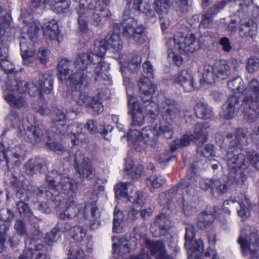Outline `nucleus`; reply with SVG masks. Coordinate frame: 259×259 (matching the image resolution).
<instances>
[{
  "mask_svg": "<svg viewBox=\"0 0 259 259\" xmlns=\"http://www.w3.org/2000/svg\"><path fill=\"white\" fill-rule=\"evenodd\" d=\"M84 54L96 55V53L94 50L93 52L78 54L74 62L65 58L59 62L57 66L58 77L62 83L75 85L79 89L88 86L90 79L85 73V69L88 65L92 63H97V66L95 69V74L99 78H103V74L110 68L109 64L103 60V56L98 55L99 59H94L93 61H88L85 66H83L81 56Z\"/></svg>",
  "mask_w": 259,
  "mask_h": 259,
  "instance_id": "1",
  "label": "nucleus"
},
{
  "mask_svg": "<svg viewBox=\"0 0 259 259\" xmlns=\"http://www.w3.org/2000/svg\"><path fill=\"white\" fill-rule=\"evenodd\" d=\"M20 20L25 24L22 28L23 33L20 37V47L23 64L29 66L34 60V55L35 53L33 44L27 42L26 36L31 41H34L37 38V33L39 30L38 26L32 21L31 15L25 10H22L19 18Z\"/></svg>",
  "mask_w": 259,
  "mask_h": 259,
  "instance_id": "2",
  "label": "nucleus"
},
{
  "mask_svg": "<svg viewBox=\"0 0 259 259\" xmlns=\"http://www.w3.org/2000/svg\"><path fill=\"white\" fill-rule=\"evenodd\" d=\"M120 32L119 26L117 25H115L111 34H108L104 39L96 41L95 43L94 48V52L96 53V55L94 54L81 55V59L83 62V66H85V63L88 61H93L94 59H99L98 55L104 56L109 47L116 52L121 50L122 48V41L119 37Z\"/></svg>",
  "mask_w": 259,
  "mask_h": 259,
  "instance_id": "3",
  "label": "nucleus"
},
{
  "mask_svg": "<svg viewBox=\"0 0 259 259\" xmlns=\"http://www.w3.org/2000/svg\"><path fill=\"white\" fill-rule=\"evenodd\" d=\"M229 151L227 154L228 166L229 169V179L234 183L242 185L247 179L249 173L248 165L245 162V156L241 153Z\"/></svg>",
  "mask_w": 259,
  "mask_h": 259,
  "instance_id": "4",
  "label": "nucleus"
},
{
  "mask_svg": "<svg viewBox=\"0 0 259 259\" xmlns=\"http://www.w3.org/2000/svg\"><path fill=\"white\" fill-rule=\"evenodd\" d=\"M45 129L42 125L31 126L27 127L22 136L26 141L35 144L42 141L46 142V147L57 154H60L63 151V147L54 140V134L50 133L47 135L44 132Z\"/></svg>",
  "mask_w": 259,
  "mask_h": 259,
  "instance_id": "5",
  "label": "nucleus"
},
{
  "mask_svg": "<svg viewBox=\"0 0 259 259\" xmlns=\"http://www.w3.org/2000/svg\"><path fill=\"white\" fill-rule=\"evenodd\" d=\"M45 129L42 125L31 126L27 127L22 136L26 141L35 144L42 141L46 142V147L57 154H60L63 151V147L54 140V134L50 133L47 135L44 132Z\"/></svg>",
  "mask_w": 259,
  "mask_h": 259,
  "instance_id": "6",
  "label": "nucleus"
},
{
  "mask_svg": "<svg viewBox=\"0 0 259 259\" xmlns=\"http://www.w3.org/2000/svg\"><path fill=\"white\" fill-rule=\"evenodd\" d=\"M130 14L128 10L123 13V24L124 26L122 34L127 39L132 40L139 45L144 44L147 39L146 29L142 25H138L135 20L130 17Z\"/></svg>",
  "mask_w": 259,
  "mask_h": 259,
  "instance_id": "7",
  "label": "nucleus"
},
{
  "mask_svg": "<svg viewBox=\"0 0 259 259\" xmlns=\"http://www.w3.org/2000/svg\"><path fill=\"white\" fill-rule=\"evenodd\" d=\"M66 84L69 86V85ZM69 87L71 88L74 87L78 89V90L72 91L71 94V99L76 104L81 106L90 108L92 109L95 114H99L103 112L104 107L102 105V101L104 97L102 92H99L96 96H91L87 93H82L79 91V90H83L86 87L82 89H79L75 85H69Z\"/></svg>",
  "mask_w": 259,
  "mask_h": 259,
  "instance_id": "8",
  "label": "nucleus"
},
{
  "mask_svg": "<svg viewBox=\"0 0 259 259\" xmlns=\"http://www.w3.org/2000/svg\"><path fill=\"white\" fill-rule=\"evenodd\" d=\"M46 182L52 189L59 188L60 186L68 198H73L76 195L78 183L70 178L61 177L56 169L49 171L46 176Z\"/></svg>",
  "mask_w": 259,
  "mask_h": 259,
  "instance_id": "9",
  "label": "nucleus"
},
{
  "mask_svg": "<svg viewBox=\"0 0 259 259\" xmlns=\"http://www.w3.org/2000/svg\"><path fill=\"white\" fill-rule=\"evenodd\" d=\"M51 117V131L54 134H55L57 135H63L67 130L71 138L75 137L80 131H82V127L76 122L72 123L66 128L65 124L66 120V115L61 109H55L52 114Z\"/></svg>",
  "mask_w": 259,
  "mask_h": 259,
  "instance_id": "10",
  "label": "nucleus"
},
{
  "mask_svg": "<svg viewBox=\"0 0 259 259\" xmlns=\"http://www.w3.org/2000/svg\"><path fill=\"white\" fill-rule=\"evenodd\" d=\"M237 241L243 255H250L252 259L258 257L259 237L256 233H251L248 237L244 231H241Z\"/></svg>",
  "mask_w": 259,
  "mask_h": 259,
  "instance_id": "11",
  "label": "nucleus"
},
{
  "mask_svg": "<svg viewBox=\"0 0 259 259\" xmlns=\"http://www.w3.org/2000/svg\"><path fill=\"white\" fill-rule=\"evenodd\" d=\"M159 111L165 122L176 123L181 117L185 116L179 105L174 101L166 99L159 105Z\"/></svg>",
  "mask_w": 259,
  "mask_h": 259,
  "instance_id": "12",
  "label": "nucleus"
},
{
  "mask_svg": "<svg viewBox=\"0 0 259 259\" xmlns=\"http://www.w3.org/2000/svg\"><path fill=\"white\" fill-rule=\"evenodd\" d=\"M199 185L200 188L202 190H210L212 195H214L215 193L219 195L226 193L230 186L229 182L225 179L214 177L210 179H201Z\"/></svg>",
  "mask_w": 259,
  "mask_h": 259,
  "instance_id": "13",
  "label": "nucleus"
},
{
  "mask_svg": "<svg viewBox=\"0 0 259 259\" xmlns=\"http://www.w3.org/2000/svg\"><path fill=\"white\" fill-rule=\"evenodd\" d=\"M75 167L80 177L87 179H92L94 176V170L88 157L84 156L82 151L77 150L74 155Z\"/></svg>",
  "mask_w": 259,
  "mask_h": 259,
  "instance_id": "14",
  "label": "nucleus"
},
{
  "mask_svg": "<svg viewBox=\"0 0 259 259\" xmlns=\"http://www.w3.org/2000/svg\"><path fill=\"white\" fill-rule=\"evenodd\" d=\"M174 41L176 48L181 54L189 55L196 50V38L194 34H188L184 36L178 34L174 36Z\"/></svg>",
  "mask_w": 259,
  "mask_h": 259,
  "instance_id": "15",
  "label": "nucleus"
},
{
  "mask_svg": "<svg viewBox=\"0 0 259 259\" xmlns=\"http://www.w3.org/2000/svg\"><path fill=\"white\" fill-rule=\"evenodd\" d=\"M141 100H152L153 95L156 90V86L151 80V78L142 75L138 81Z\"/></svg>",
  "mask_w": 259,
  "mask_h": 259,
  "instance_id": "16",
  "label": "nucleus"
},
{
  "mask_svg": "<svg viewBox=\"0 0 259 259\" xmlns=\"http://www.w3.org/2000/svg\"><path fill=\"white\" fill-rule=\"evenodd\" d=\"M248 200V199L245 198V202H239L230 198L224 202L223 209L225 212L230 213L231 211L235 210L240 208L239 210H237L238 215L242 218L246 217L249 215V209L248 207L245 205V203L249 206V204Z\"/></svg>",
  "mask_w": 259,
  "mask_h": 259,
  "instance_id": "17",
  "label": "nucleus"
},
{
  "mask_svg": "<svg viewBox=\"0 0 259 259\" xmlns=\"http://www.w3.org/2000/svg\"><path fill=\"white\" fill-rule=\"evenodd\" d=\"M254 104L253 97L251 96H245L242 100L241 111L244 114V119L248 123H253L257 119V116L254 115L252 112L259 115V113L253 109Z\"/></svg>",
  "mask_w": 259,
  "mask_h": 259,
  "instance_id": "18",
  "label": "nucleus"
},
{
  "mask_svg": "<svg viewBox=\"0 0 259 259\" xmlns=\"http://www.w3.org/2000/svg\"><path fill=\"white\" fill-rule=\"evenodd\" d=\"M175 208L176 206L174 204L164 207L162 209V212L156 218L155 225L159 227L162 233H165L169 229L171 222L169 217L175 211Z\"/></svg>",
  "mask_w": 259,
  "mask_h": 259,
  "instance_id": "19",
  "label": "nucleus"
},
{
  "mask_svg": "<svg viewBox=\"0 0 259 259\" xmlns=\"http://www.w3.org/2000/svg\"><path fill=\"white\" fill-rule=\"evenodd\" d=\"M128 96V114H131L136 110L143 112L144 113H147L152 111H154V107H153V104H156L152 100H142V103H140L139 102L135 101V98L133 96L129 95L127 91Z\"/></svg>",
  "mask_w": 259,
  "mask_h": 259,
  "instance_id": "20",
  "label": "nucleus"
},
{
  "mask_svg": "<svg viewBox=\"0 0 259 259\" xmlns=\"http://www.w3.org/2000/svg\"><path fill=\"white\" fill-rule=\"evenodd\" d=\"M21 151L18 147L5 151L4 160V167L6 166L8 170H11L15 166L20 165Z\"/></svg>",
  "mask_w": 259,
  "mask_h": 259,
  "instance_id": "21",
  "label": "nucleus"
},
{
  "mask_svg": "<svg viewBox=\"0 0 259 259\" xmlns=\"http://www.w3.org/2000/svg\"><path fill=\"white\" fill-rule=\"evenodd\" d=\"M209 128V125L207 122L197 123L194 128L193 134H191L193 141L198 146L205 143L207 140V130Z\"/></svg>",
  "mask_w": 259,
  "mask_h": 259,
  "instance_id": "22",
  "label": "nucleus"
},
{
  "mask_svg": "<svg viewBox=\"0 0 259 259\" xmlns=\"http://www.w3.org/2000/svg\"><path fill=\"white\" fill-rule=\"evenodd\" d=\"M25 167L26 172L28 175L32 176L36 172H44L47 169V161L44 158L36 157L28 161Z\"/></svg>",
  "mask_w": 259,
  "mask_h": 259,
  "instance_id": "23",
  "label": "nucleus"
},
{
  "mask_svg": "<svg viewBox=\"0 0 259 259\" xmlns=\"http://www.w3.org/2000/svg\"><path fill=\"white\" fill-rule=\"evenodd\" d=\"M257 19H250L239 25V35L241 37H249L253 39L257 33Z\"/></svg>",
  "mask_w": 259,
  "mask_h": 259,
  "instance_id": "24",
  "label": "nucleus"
},
{
  "mask_svg": "<svg viewBox=\"0 0 259 259\" xmlns=\"http://www.w3.org/2000/svg\"><path fill=\"white\" fill-rule=\"evenodd\" d=\"M226 104L224 116L227 119L234 117L237 115L239 109H241V104H240V100L237 96H230Z\"/></svg>",
  "mask_w": 259,
  "mask_h": 259,
  "instance_id": "25",
  "label": "nucleus"
},
{
  "mask_svg": "<svg viewBox=\"0 0 259 259\" xmlns=\"http://www.w3.org/2000/svg\"><path fill=\"white\" fill-rule=\"evenodd\" d=\"M232 135L228 134L225 138L220 133L216 134L215 139L218 144L220 145L222 148L227 149L226 157L229 151H234L235 149V153H238V143L235 140H232Z\"/></svg>",
  "mask_w": 259,
  "mask_h": 259,
  "instance_id": "26",
  "label": "nucleus"
},
{
  "mask_svg": "<svg viewBox=\"0 0 259 259\" xmlns=\"http://www.w3.org/2000/svg\"><path fill=\"white\" fill-rule=\"evenodd\" d=\"M53 72L49 70L46 72L39 78L38 84L39 85L40 99H44L43 93L49 94L53 89Z\"/></svg>",
  "mask_w": 259,
  "mask_h": 259,
  "instance_id": "27",
  "label": "nucleus"
},
{
  "mask_svg": "<svg viewBox=\"0 0 259 259\" xmlns=\"http://www.w3.org/2000/svg\"><path fill=\"white\" fill-rule=\"evenodd\" d=\"M176 82L183 87L186 92H190L197 88L194 83L191 74L187 70L182 71L176 77Z\"/></svg>",
  "mask_w": 259,
  "mask_h": 259,
  "instance_id": "28",
  "label": "nucleus"
},
{
  "mask_svg": "<svg viewBox=\"0 0 259 259\" xmlns=\"http://www.w3.org/2000/svg\"><path fill=\"white\" fill-rule=\"evenodd\" d=\"M82 213L85 219L88 220L92 223L91 228L93 226L96 222H98V220L100 216L99 209L95 202L85 204Z\"/></svg>",
  "mask_w": 259,
  "mask_h": 259,
  "instance_id": "29",
  "label": "nucleus"
},
{
  "mask_svg": "<svg viewBox=\"0 0 259 259\" xmlns=\"http://www.w3.org/2000/svg\"><path fill=\"white\" fill-rule=\"evenodd\" d=\"M151 254L156 259H172L166 252L165 246L162 241H150L149 243Z\"/></svg>",
  "mask_w": 259,
  "mask_h": 259,
  "instance_id": "30",
  "label": "nucleus"
},
{
  "mask_svg": "<svg viewBox=\"0 0 259 259\" xmlns=\"http://www.w3.org/2000/svg\"><path fill=\"white\" fill-rule=\"evenodd\" d=\"M182 197V194L177 189V187L174 186L167 192L161 193L158 198L159 203L161 205H166L165 207L175 205L172 201L173 199L177 198L178 197Z\"/></svg>",
  "mask_w": 259,
  "mask_h": 259,
  "instance_id": "31",
  "label": "nucleus"
},
{
  "mask_svg": "<svg viewBox=\"0 0 259 259\" xmlns=\"http://www.w3.org/2000/svg\"><path fill=\"white\" fill-rule=\"evenodd\" d=\"M246 90L249 94L246 96H251L253 97V102L255 103L253 109L259 113V81L254 78L251 79L247 85Z\"/></svg>",
  "mask_w": 259,
  "mask_h": 259,
  "instance_id": "32",
  "label": "nucleus"
},
{
  "mask_svg": "<svg viewBox=\"0 0 259 259\" xmlns=\"http://www.w3.org/2000/svg\"><path fill=\"white\" fill-rule=\"evenodd\" d=\"M140 135L141 133L139 130H130L127 135L128 140H131L135 150L138 152L143 151L145 148V145H146Z\"/></svg>",
  "mask_w": 259,
  "mask_h": 259,
  "instance_id": "33",
  "label": "nucleus"
},
{
  "mask_svg": "<svg viewBox=\"0 0 259 259\" xmlns=\"http://www.w3.org/2000/svg\"><path fill=\"white\" fill-rule=\"evenodd\" d=\"M140 136L142 139L146 143V145L150 147L155 146L158 139V132L154 128L150 127H147L143 129L141 132Z\"/></svg>",
  "mask_w": 259,
  "mask_h": 259,
  "instance_id": "34",
  "label": "nucleus"
},
{
  "mask_svg": "<svg viewBox=\"0 0 259 259\" xmlns=\"http://www.w3.org/2000/svg\"><path fill=\"white\" fill-rule=\"evenodd\" d=\"M213 66L218 78L226 79L230 74V67L225 60L216 61Z\"/></svg>",
  "mask_w": 259,
  "mask_h": 259,
  "instance_id": "35",
  "label": "nucleus"
},
{
  "mask_svg": "<svg viewBox=\"0 0 259 259\" xmlns=\"http://www.w3.org/2000/svg\"><path fill=\"white\" fill-rule=\"evenodd\" d=\"M44 36L51 40H56L59 34L57 22L53 20L44 24L42 27Z\"/></svg>",
  "mask_w": 259,
  "mask_h": 259,
  "instance_id": "36",
  "label": "nucleus"
},
{
  "mask_svg": "<svg viewBox=\"0 0 259 259\" xmlns=\"http://www.w3.org/2000/svg\"><path fill=\"white\" fill-rule=\"evenodd\" d=\"M27 241H31L29 239L25 241L26 247H28L29 251L32 253V259H46L48 253L47 247L41 243L34 245L32 248L30 245L27 246Z\"/></svg>",
  "mask_w": 259,
  "mask_h": 259,
  "instance_id": "37",
  "label": "nucleus"
},
{
  "mask_svg": "<svg viewBox=\"0 0 259 259\" xmlns=\"http://www.w3.org/2000/svg\"><path fill=\"white\" fill-rule=\"evenodd\" d=\"M196 116L202 119L210 118L212 114L211 108L205 103L200 102L194 107Z\"/></svg>",
  "mask_w": 259,
  "mask_h": 259,
  "instance_id": "38",
  "label": "nucleus"
},
{
  "mask_svg": "<svg viewBox=\"0 0 259 259\" xmlns=\"http://www.w3.org/2000/svg\"><path fill=\"white\" fill-rule=\"evenodd\" d=\"M72 204L67 206L65 211L59 214V218L61 220H64L65 219L70 220L72 219L75 217H79L81 215V210L79 206L75 205L73 204V201H71Z\"/></svg>",
  "mask_w": 259,
  "mask_h": 259,
  "instance_id": "39",
  "label": "nucleus"
},
{
  "mask_svg": "<svg viewBox=\"0 0 259 259\" xmlns=\"http://www.w3.org/2000/svg\"><path fill=\"white\" fill-rule=\"evenodd\" d=\"M111 13L108 9L96 7L93 13V23L96 26H99L102 23L103 20L108 18Z\"/></svg>",
  "mask_w": 259,
  "mask_h": 259,
  "instance_id": "40",
  "label": "nucleus"
},
{
  "mask_svg": "<svg viewBox=\"0 0 259 259\" xmlns=\"http://www.w3.org/2000/svg\"><path fill=\"white\" fill-rule=\"evenodd\" d=\"M26 202L17 201L16 203V208L21 217L26 219L28 221H31L34 217V215L28 204Z\"/></svg>",
  "mask_w": 259,
  "mask_h": 259,
  "instance_id": "41",
  "label": "nucleus"
},
{
  "mask_svg": "<svg viewBox=\"0 0 259 259\" xmlns=\"http://www.w3.org/2000/svg\"><path fill=\"white\" fill-rule=\"evenodd\" d=\"M189 249V259H196L201 255L203 251V244L202 241L199 239L194 243H191L189 246H186Z\"/></svg>",
  "mask_w": 259,
  "mask_h": 259,
  "instance_id": "42",
  "label": "nucleus"
},
{
  "mask_svg": "<svg viewBox=\"0 0 259 259\" xmlns=\"http://www.w3.org/2000/svg\"><path fill=\"white\" fill-rule=\"evenodd\" d=\"M5 99L12 107L21 108L26 107L27 103L23 97H15L12 94L5 95Z\"/></svg>",
  "mask_w": 259,
  "mask_h": 259,
  "instance_id": "43",
  "label": "nucleus"
},
{
  "mask_svg": "<svg viewBox=\"0 0 259 259\" xmlns=\"http://www.w3.org/2000/svg\"><path fill=\"white\" fill-rule=\"evenodd\" d=\"M141 62L142 57L140 56H134L128 62L127 68L122 66L120 67V71L123 76H124V72L126 69L133 73L137 72L140 68Z\"/></svg>",
  "mask_w": 259,
  "mask_h": 259,
  "instance_id": "44",
  "label": "nucleus"
},
{
  "mask_svg": "<svg viewBox=\"0 0 259 259\" xmlns=\"http://www.w3.org/2000/svg\"><path fill=\"white\" fill-rule=\"evenodd\" d=\"M155 11L157 14L167 15L170 7L169 0H154Z\"/></svg>",
  "mask_w": 259,
  "mask_h": 259,
  "instance_id": "45",
  "label": "nucleus"
},
{
  "mask_svg": "<svg viewBox=\"0 0 259 259\" xmlns=\"http://www.w3.org/2000/svg\"><path fill=\"white\" fill-rule=\"evenodd\" d=\"M84 128L88 129L91 134L96 133L99 131V133H101L106 139H107L105 136L108 134V131H109L110 132H111L112 130V127H110L109 125L108 126V128H109V130L104 128L103 126H101L98 130L97 127V123L94 120H89L84 125Z\"/></svg>",
  "mask_w": 259,
  "mask_h": 259,
  "instance_id": "46",
  "label": "nucleus"
},
{
  "mask_svg": "<svg viewBox=\"0 0 259 259\" xmlns=\"http://www.w3.org/2000/svg\"><path fill=\"white\" fill-rule=\"evenodd\" d=\"M202 78L204 81L207 83H212L215 82V79L218 78L214 72L213 66L207 64L204 65Z\"/></svg>",
  "mask_w": 259,
  "mask_h": 259,
  "instance_id": "47",
  "label": "nucleus"
},
{
  "mask_svg": "<svg viewBox=\"0 0 259 259\" xmlns=\"http://www.w3.org/2000/svg\"><path fill=\"white\" fill-rule=\"evenodd\" d=\"M46 190V188L42 186L39 188L34 187L28 190L27 202H37L38 198L42 196L44 193H45Z\"/></svg>",
  "mask_w": 259,
  "mask_h": 259,
  "instance_id": "48",
  "label": "nucleus"
},
{
  "mask_svg": "<svg viewBox=\"0 0 259 259\" xmlns=\"http://www.w3.org/2000/svg\"><path fill=\"white\" fill-rule=\"evenodd\" d=\"M214 220V217L212 214L201 213L198 217L197 226L200 229H204L210 226Z\"/></svg>",
  "mask_w": 259,
  "mask_h": 259,
  "instance_id": "49",
  "label": "nucleus"
},
{
  "mask_svg": "<svg viewBox=\"0 0 259 259\" xmlns=\"http://www.w3.org/2000/svg\"><path fill=\"white\" fill-rule=\"evenodd\" d=\"M48 186V190H45L47 199L52 201L56 206L59 205L62 200L59 192V188H56L53 189L50 186Z\"/></svg>",
  "mask_w": 259,
  "mask_h": 259,
  "instance_id": "50",
  "label": "nucleus"
},
{
  "mask_svg": "<svg viewBox=\"0 0 259 259\" xmlns=\"http://www.w3.org/2000/svg\"><path fill=\"white\" fill-rule=\"evenodd\" d=\"M191 141H193L191 135H185L181 139L175 140L170 145L171 153L174 152L178 149L188 145Z\"/></svg>",
  "mask_w": 259,
  "mask_h": 259,
  "instance_id": "51",
  "label": "nucleus"
},
{
  "mask_svg": "<svg viewBox=\"0 0 259 259\" xmlns=\"http://www.w3.org/2000/svg\"><path fill=\"white\" fill-rule=\"evenodd\" d=\"M229 89L235 93L242 92L245 90V84L240 77H237L228 82Z\"/></svg>",
  "mask_w": 259,
  "mask_h": 259,
  "instance_id": "52",
  "label": "nucleus"
},
{
  "mask_svg": "<svg viewBox=\"0 0 259 259\" xmlns=\"http://www.w3.org/2000/svg\"><path fill=\"white\" fill-rule=\"evenodd\" d=\"M123 215L122 212L116 207L114 211V218L113 221V231L119 233L121 230L120 225L122 222Z\"/></svg>",
  "mask_w": 259,
  "mask_h": 259,
  "instance_id": "53",
  "label": "nucleus"
},
{
  "mask_svg": "<svg viewBox=\"0 0 259 259\" xmlns=\"http://www.w3.org/2000/svg\"><path fill=\"white\" fill-rule=\"evenodd\" d=\"M87 231L79 226H74L69 232L70 235L74 240L80 242L86 235Z\"/></svg>",
  "mask_w": 259,
  "mask_h": 259,
  "instance_id": "54",
  "label": "nucleus"
},
{
  "mask_svg": "<svg viewBox=\"0 0 259 259\" xmlns=\"http://www.w3.org/2000/svg\"><path fill=\"white\" fill-rule=\"evenodd\" d=\"M14 229L16 234L23 236H28V232L25 222L20 219L15 220L14 224Z\"/></svg>",
  "mask_w": 259,
  "mask_h": 259,
  "instance_id": "55",
  "label": "nucleus"
},
{
  "mask_svg": "<svg viewBox=\"0 0 259 259\" xmlns=\"http://www.w3.org/2000/svg\"><path fill=\"white\" fill-rule=\"evenodd\" d=\"M79 3L78 7L76 8L77 12L80 11L84 15H88V10L96 9V6H95L93 0H81Z\"/></svg>",
  "mask_w": 259,
  "mask_h": 259,
  "instance_id": "56",
  "label": "nucleus"
},
{
  "mask_svg": "<svg viewBox=\"0 0 259 259\" xmlns=\"http://www.w3.org/2000/svg\"><path fill=\"white\" fill-rule=\"evenodd\" d=\"M176 123L165 122L164 124L161 125L159 130L158 135H163L166 139H170L173 134L174 125Z\"/></svg>",
  "mask_w": 259,
  "mask_h": 259,
  "instance_id": "57",
  "label": "nucleus"
},
{
  "mask_svg": "<svg viewBox=\"0 0 259 259\" xmlns=\"http://www.w3.org/2000/svg\"><path fill=\"white\" fill-rule=\"evenodd\" d=\"M127 183H119L115 187V197L118 199L122 197L123 198H128V195L127 194Z\"/></svg>",
  "mask_w": 259,
  "mask_h": 259,
  "instance_id": "58",
  "label": "nucleus"
},
{
  "mask_svg": "<svg viewBox=\"0 0 259 259\" xmlns=\"http://www.w3.org/2000/svg\"><path fill=\"white\" fill-rule=\"evenodd\" d=\"M69 259H85V254L83 250L77 245L72 246L68 251Z\"/></svg>",
  "mask_w": 259,
  "mask_h": 259,
  "instance_id": "59",
  "label": "nucleus"
},
{
  "mask_svg": "<svg viewBox=\"0 0 259 259\" xmlns=\"http://www.w3.org/2000/svg\"><path fill=\"white\" fill-rule=\"evenodd\" d=\"M177 11L187 14L192 9V3L190 0H176Z\"/></svg>",
  "mask_w": 259,
  "mask_h": 259,
  "instance_id": "60",
  "label": "nucleus"
},
{
  "mask_svg": "<svg viewBox=\"0 0 259 259\" xmlns=\"http://www.w3.org/2000/svg\"><path fill=\"white\" fill-rule=\"evenodd\" d=\"M182 210L185 215H190L197 211L196 203L192 201H186L183 199Z\"/></svg>",
  "mask_w": 259,
  "mask_h": 259,
  "instance_id": "61",
  "label": "nucleus"
},
{
  "mask_svg": "<svg viewBox=\"0 0 259 259\" xmlns=\"http://www.w3.org/2000/svg\"><path fill=\"white\" fill-rule=\"evenodd\" d=\"M70 0L60 1L51 8L52 10L57 13H67L69 11Z\"/></svg>",
  "mask_w": 259,
  "mask_h": 259,
  "instance_id": "62",
  "label": "nucleus"
},
{
  "mask_svg": "<svg viewBox=\"0 0 259 259\" xmlns=\"http://www.w3.org/2000/svg\"><path fill=\"white\" fill-rule=\"evenodd\" d=\"M58 232V231L54 227L51 231L45 235L44 241L48 245L52 246L54 243L57 242L60 237Z\"/></svg>",
  "mask_w": 259,
  "mask_h": 259,
  "instance_id": "63",
  "label": "nucleus"
},
{
  "mask_svg": "<svg viewBox=\"0 0 259 259\" xmlns=\"http://www.w3.org/2000/svg\"><path fill=\"white\" fill-rule=\"evenodd\" d=\"M246 70L250 73H253L259 70V59L256 57L249 58L246 63Z\"/></svg>",
  "mask_w": 259,
  "mask_h": 259,
  "instance_id": "64",
  "label": "nucleus"
}]
</instances>
